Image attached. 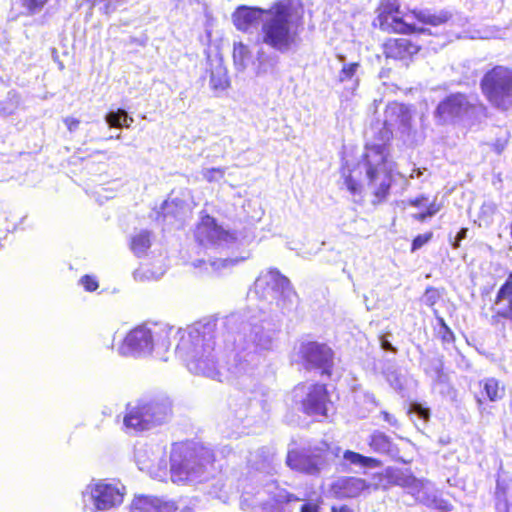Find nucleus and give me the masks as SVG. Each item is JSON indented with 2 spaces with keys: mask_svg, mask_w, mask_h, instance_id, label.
I'll use <instances>...</instances> for the list:
<instances>
[{
  "mask_svg": "<svg viewBox=\"0 0 512 512\" xmlns=\"http://www.w3.org/2000/svg\"><path fill=\"white\" fill-rule=\"evenodd\" d=\"M51 0H18L24 16H33L40 13Z\"/></svg>",
  "mask_w": 512,
  "mask_h": 512,
  "instance_id": "nucleus-27",
  "label": "nucleus"
},
{
  "mask_svg": "<svg viewBox=\"0 0 512 512\" xmlns=\"http://www.w3.org/2000/svg\"><path fill=\"white\" fill-rule=\"evenodd\" d=\"M362 454L351 450H346L343 454V458L350 464L359 465Z\"/></svg>",
  "mask_w": 512,
  "mask_h": 512,
  "instance_id": "nucleus-35",
  "label": "nucleus"
},
{
  "mask_svg": "<svg viewBox=\"0 0 512 512\" xmlns=\"http://www.w3.org/2000/svg\"><path fill=\"white\" fill-rule=\"evenodd\" d=\"M299 457H300V455L298 452H296V451L289 452L288 456H287V464L293 468L297 467L298 466L297 460Z\"/></svg>",
  "mask_w": 512,
  "mask_h": 512,
  "instance_id": "nucleus-40",
  "label": "nucleus"
},
{
  "mask_svg": "<svg viewBox=\"0 0 512 512\" xmlns=\"http://www.w3.org/2000/svg\"><path fill=\"white\" fill-rule=\"evenodd\" d=\"M387 481L395 486L403 488H413L418 486L417 478L411 471L397 468H387L385 471Z\"/></svg>",
  "mask_w": 512,
  "mask_h": 512,
  "instance_id": "nucleus-20",
  "label": "nucleus"
},
{
  "mask_svg": "<svg viewBox=\"0 0 512 512\" xmlns=\"http://www.w3.org/2000/svg\"><path fill=\"white\" fill-rule=\"evenodd\" d=\"M448 111V102L447 100H443L439 103L436 114L440 119H444L446 112Z\"/></svg>",
  "mask_w": 512,
  "mask_h": 512,
  "instance_id": "nucleus-39",
  "label": "nucleus"
},
{
  "mask_svg": "<svg viewBox=\"0 0 512 512\" xmlns=\"http://www.w3.org/2000/svg\"><path fill=\"white\" fill-rule=\"evenodd\" d=\"M408 204L419 209L418 213L412 215L417 221L423 222L432 217L440 210V205L435 201L429 200L426 196H419L408 201Z\"/></svg>",
  "mask_w": 512,
  "mask_h": 512,
  "instance_id": "nucleus-19",
  "label": "nucleus"
},
{
  "mask_svg": "<svg viewBox=\"0 0 512 512\" xmlns=\"http://www.w3.org/2000/svg\"><path fill=\"white\" fill-rule=\"evenodd\" d=\"M389 160L360 158L357 163L344 162L340 167V175L347 190L359 194L363 190L362 175L365 172L366 186L372 196V204L379 205L387 200L394 183Z\"/></svg>",
  "mask_w": 512,
  "mask_h": 512,
  "instance_id": "nucleus-2",
  "label": "nucleus"
},
{
  "mask_svg": "<svg viewBox=\"0 0 512 512\" xmlns=\"http://www.w3.org/2000/svg\"><path fill=\"white\" fill-rule=\"evenodd\" d=\"M216 461L214 453L202 448L178 463L171 465V475L175 481H185L192 476L205 471L208 466H213Z\"/></svg>",
  "mask_w": 512,
  "mask_h": 512,
  "instance_id": "nucleus-8",
  "label": "nucleus"
},
{
  "mask_svg": "<svg viewBox=\"0 0 512 512\" xmlns=\"http://www.w3.org/2000/svg\"><path fill=\"white\" fill-rule=\"evenodd\" d=\"M298 356L306 370L318 369L322 375L331 376L334 353L328 345L316 341L303 342Z\"/></svg>",
  "mask_w": 512,
  "mask_h": 512,
  "instance_id": "nucleus-7",
  "label": "nucleus"
},
{
  "mask_svg": "<svg viewBox=\"0 0 512 512\" xmlns=\"http://www.w3.org/2000/svg\"><path fill=\"white\" fill-rule=\"evenodd\" d=\"M229 233L224 230L214 217L209 214H205L201 217L197 223L194 237L200 245H213L221 240H226Z\"/></svg>",
  "mask_w": 512,
  "mask_h": 512,
  "instance_id": "nucleus-14",
  "label": "nucleus"
},
{
  "mask_svg": "<svg viewBox=\"0 0 512 512\" xmlns=\"http://www.w3.org/2000/svg\"><path fill=\"white\" fill-rule=\"evenodd\" d=\"M215 324L206 323L182 334L177 350L185 357L187 366L195 373H205L215 367Z\"/></svg>",
  "mask_w": 512,
  "mask_h": 512,
  "instance_id": "nucleus-3",
  "label": "nucleus"
},
{
  "mask_svg": "<svg viewBox=\"0 0 512 512\" xmlns=\"http://www.w3.org/2000/svg\"><path fill=\"white\" fill-rule=\"evenodd\" d=\"M422 46L411 38L389 37L381 44V51L386 60L401 62L406 66L414 60Z\"/></svg>",
  "mask_w": 512,
  "mask_h": 512,
  "instance_id": "nucleus-9",
  "label": "nucleus"
},
{
  "mask_svg": "<svg viewBox=\"0 0 512 512\" xmlns=\"http://www.w3.org/2000/svg\"><path fill=\"white\" fill-rule=\"evenodd\" d=\"M433 238L432 232H426L424 234L417 235L412 240L411 252H415L416 250L422 248L425 244H427Z\"/></svg>",
  "mask_w": 512,
  "mask_h": 512,
  "instance_id": "nucleus-31",
  "label": "nucleus"
},
{
  "mask_svg": "<svg viewBox=\"0 0 512 512\" xmlns=\"http://www.w3.org/2000/svg\"><path fill=\"white\" fill-rule=\"evenodd\" d=\"M63 122L70 132L76 131L80 125V120L74 117H66L64 118Z\"/></svg>",
  "mask_w": 512,
  "mask_h": 512,
  "instance_id": "nucleus-36",
  "label": "nucleus"
},
{
  "mask_svg": "<svg viewBox=\"0 0 512 512\" xmlns=\"http://www.w3.org/2000/svg\"><path fill=\"white\" fill-rule=\"evenodd\" d=\"M129 247L136 256H143L146 254L148 249L151 247V232L148 230H142L133 235L130 239Z\"/></svg>",
  "mask_w": 512,
  "mask_h": 512,
  "instance_id": "nucleus-23",
  "label": "nucleus"
},
{
  "mask_svg": "<svg viewBox=\"0 0 512 512\" xmlns=\"http://www.w3.org/2000/svg\"><path fill=\"white\" fill-rule=\"evenodd\" d=\"M301 390L305 393L299 401L300 411L308 417L329 416V407L332 404L331 394L327 384L313 382L306 385L304 382L296 384L293 391Z\"/></svg>",
  "mask_w": 512,
  "mask_h": 512,
  "instance_id": "nucleus-6",
  "label": "nucleus"
},
{
  "mask_svg": "<svg viewBox=\"0 0 512 512\" xmlns=\"http://www.w3.org/2000/svg\"><path fill=\"white\" fill-rule=\"evenodd\" d=\"M305 9L301 0H274L268 7L239 5L232 23L238 31H252L262 19L261 43L284 53L295 47L303 29Z\"/></svg>",
  "mask_w": 512,
  "mask_h": 512,
  "instance_id": "nucleus-1",
  "label": "nucleus"
},
{
  "mask_svg": "<svg viewBox=\"0 0 512 512\" xmlns=\"http://www.w3.org/2000/svg\"><path fill=\"white\" fill-rule=\"evenodd\" d=\"M450 117L460 115L462 111H466L468 104L466 97L461 94H450Z\"/></svg>",
  "mask_w": 512,
  "mask_h": 512,
  "instance_id": "nucleus-29",
  "label": "nucleus"
},
{
  "mask_svg": "<svg viewBox=\"0 0 512 512\" xmlns=\"http://www.w3.org/2000/svg\"><path fill=\"white\" fill-rule=\"evenodd\" d=\"M468 229L462 228L456 235L455 240L452 243V246L454 248L458 247L460 245V242L462 239H465L467 237Z\"/></svg>",
  "mask_w": 512,
  "mask_h": 512,
  "instance_id": "nucleus-41",
  "label": "nucleus"
},
{
  "mask_svg": "<svg viewBox=\"0 0 512 512\" xmlns=\"http://www.w3.org/2000/svg\"><path fill=\"white\" fill-rule=\"evenodd\" d=\"M370 449L378 454H392L398 452L390 437L380 431L373 432L368 440Z\"/></svg>",
  "mask_w": 512,
  "mask_h": 512,
  "instance_id": "nucleus-22",
  "label": "nucleus"
},
{
  "mask_svg": "<svg viewBox=\"0 0 512 512\" xmlns=\"http://www.w3.org/2000/svg\"><path fill=\"white\" fill-rule=\"evenodd\" d=\"M89 490L96 510H110L123 502L124 493L114 484L99 481L90 485Z\"/></svg>",
  "mask_w": 512,
  "mask_h": 512,
  "instance_id": "nucleus-12",
  "label": "nucleus"
},
{
  "mask_svg": "<svg viewBox=\"0 0 512 512\" xmlns=\"http://www.w3.org/2000/svg\"><path fill=\"white\" fill-rule=\"evenodd\" d=\"M369 489L366 480L354 476H345L337 479L331 485V492L336 498H356Z\"/></svg>",
  "mask_w": 512,
  "mask_h": 512,
  "instance_id": "nucleus-16",
  "label": "nucleus"
},
{
  "mask_svg": "<svg viewBox=\"0 0 512 512\" xmlns=\"http://www.w3.org/2000/svg\"><path fill=\"white\" fill-rule=\"evenodd\" d=\"M166 504L156 497L136 496L130 504V512H166Z\"/></svg>",
  "mask_w": 512,
  "mask_h": 512,
  "instance_id": "nucleus-21",
  "label": "nucleus"
},
{
  "mask_svg": "<svg viewBox=\"0 0 512 512\" xmlns=\"http://www.w3.org/2000/svg\"><path fill=\"white\" fill-rule=\"evenodd\" d=\"M154 348L152 332L145 325L131 329L119 346V352L123 356L140 355L150 353Z\"/></svg>",
  "mask_w": 512,
  "mask_h": 512,
  "instance_id": "nucleus-10",
  "label": "nucleus"
},
{
  "mask_svg": "<svg viewBox=\"0 0 512 512\" xmlns=\"http://www.w3.org/2000/svg\"><path fill=\"white\" fill-rule=\"evenodd\" d=\"M251 58L252 53L248 45L243 42L234 43L233 60L237 65L245 68Z\"/></svg>",
  "mask_w": 512,
  "mask_h": 512,
  "instance_id": "nucleus-26",
  "label": "nucleus"
},
{
  "mask_svg": "<svg viewBox=\"0 0 512 512\" xmlns=\"http://www.w3.org/2000/svg\"><path fill=\"white\" fill-rule=\"evenodd\" d=\"M481 388L476 396L478 408L481 413L486 410L485 401L496 402L501 400L505 395V388L495 378H485L479 382Z\"/></svg>",
  "mask_w": 512,
  "mask_h": 512,
  "instance_id": "nucleus-17",
  "label": "nucleus"
},
{
  "mask_svg": "<svg viewBox=\"0 0 512 512\" xmlns=\"http://www.w3.org/2000/svg\"><path fill=\"white\" fill-rule=\"evenodd\" d=\"M300 512H320V501L304 503L300 508Z\"/></svg>",
  "mask_w": 512,
  "mask_h": 512,
  "instance_id": "nucleus-38",
  "label": "nucleus"
},
{
  "mask_svg": "<svg viewBox=\"0 0 512 512\" xmlns=\"http://www.w3.org/2000/svg\"><path fill=\"white\" fill-rule=\"evenodd\" d=\"M495 499V507L498 512H512V508L506 498V492L501 488L499 482L497 483Z\"/></svg>",
  "mask_w": 512,
  "mask_h": 512,
  "instance_id": "nucleus-30",
  "label": "nucleus"
},
{
  "mask_svg": "<svg viewBox=\"0 0 512 512\" xmlns=\"http://www.w3.org/2000/svg\"><path fill=\"white\" fill-rule=\"evenodd\" d=\"M275 280L278 283V285L282 288V290L291 288L290 280L286 276L280 274L279 272H275Z\"/></svg>",
  "mask_w": 512,
  "mask_h": 512,
  "instance_id": "nucleus-37",
  "label": "nucleus"
},
{
  "mask_svg": "<svg viewBox=\"0 0 512 512\" xmlns=\"http://www.w3.org/2000/svg\"><path fill=\"white\" fill-rule=\"evenodd\" d=\"M80 283L83 285L87 292H94L99 288L98 280L95 276L84 275L80 279Z\"/></svg>",
  "mask_w": 512,
  "mask_h": 512,
  "instance_id": "nucleus-32",
  "label": "nucleus"
},
{
  "mask_svg": "<svg viewBox=\"0 0 512 512\" xmlns=\"http://www.w3.org/2000/svg\"><path fill=\"white\" fill-rule=\"evenodd\" d=\"M381 346L385 350L392 351V352L395 351V349L392 346V344L388 340H386L385 338L382 339Z\"/></svg>",
  "mask_w": 512,
  "mask_h": 512,
  "instance_id": "nucleus-45",
  "label": "nucleus"
},
{
  "mask_svg": "<svg viewBox=\"0 0 512 512\" xmlns=\"http://www.w3.org/2000/svg\"><path fill=\"white\" fill-rule=\"evenodd\" d=\"M393 136V129L383 121L382 127L374 133L372 141L365 143L360 158L389 160Z\"/></svg>",
  "mask_w": 512,
  "mask_h": 512,
  "instance_id": "nucleus-13",
  "label": "nucleus"
},
{
  "mask_svg": "<svg viewBox=\"0 0 512 512\" xmlns=\"http://www.w3.org/2000/svg\"><path fill=\"white\" fill-rule=\"evenodd\" d=\"M415 410L418 412V414L426 419L428 417V411L426 409H423L419 405H416Z\"/></svg>",
  "mask_w": 512,
  "mask_h": 512,
  "instance_id": "nucleus-46",
  "label": "nucleus"
},
{
  "mask_svg": "<svg viewBox=\"0 0 512 512\" xmlns=\"http://www.w3.org/2000/svg\"><path fill=\"white\" fill-rule=\"evenodd\" d=\"M412 121L413 113L409 106L396 101L387 104L384 122L391 129L396 127L401 137L409 138L415 133Z\"/></svg>",
  "mask_w": 512,
  "mask_h": 512,
  "instance_id": "nucleus-11",
  "label": "nucleus"
},
{
  "mask_svg": "<svg viewBox=\"0 0 512 512\" xmlns=\"http://www.w3.org/2000/svg\"><path fill=\"white\" fill-rule=\"evenodd\" d=\"M210 88L214 91H223L230 85L226 69L222 65H216L209 70Z\"/></svg>",
  "mask_w": 512,
  "mask_h": 512,
  "instance_id": "nucleus-24",
  "label": "nucleus"
},
{
  "mask_svg": "<svg viewBox=\"0 0 512 512\" xmlns=\"http://www.w3.org/2000/svg\"><path fill=\"white\" fill-rule=\"evenodd\" d=\"M224 175L225 170L223 168H209L203 172L204 178L210 183L223 178Z\"/></svg>",
  "mask_w": 512,
  "mask_h": 512,
  "instance_id": "nucleus-33",
  "label": "nucleus"
},
{
  "mask_svg": "<svg viewBox=\"0 0 512 512\" xmlns=\"http://www.w3.org/2000/svg\"><path fill=\"white\" fill-rule=\"evenodd\" d=\"M408 13L402 10L401 0H379L375 7L373 26L387 34H421L423 29L405 20Z\"/></svg>",
  "mask_w": 512,
  "mask_h": 512,
  "instance_id": "nucleus-4",
  "label": "nucleus"
},
{
  "mask_svg": "<svg viewBox=\"0 0 512 512\" xmlns=\"http://www.w3.org/2000/svg\"><path fill=\"white\" fill-rule=\"evenodd\" d=\"M331 511L332 512H353L348 506L346 505H342V506H339V507H336V506H333L331 508Z\"/></svg>",
  "mask_w": 512,
  "mask_h": 512,
  "instance_id": "nucleus-44",
  "label": "nucleus"
},
{
  "mask_svg": "<svg viewBox=\"0 0 512 512\" xmlns=\"http://www.w3.org/2000/svg\"><path fill=\"white\" fill-rule=\"evenodd\" d=\"M480 85L493 106L501 110L512 106V69L496 66L485 73Z\"/></svg>",
  "mask_w": 512,
  "mask_h": 512,
  "instance_id": "nucleus-5",
  "label": "nucleus"
},
{
  "mask_svg": "<svg viewBox=\"0 0 512 512\" xmlns=\"http://www.w3.org/2000/svg\"><path fill=\"white\" fill-rule=\"evenodd\" d=\"M360 67L359 62L346 63L342 66L338 74V81L341 83L355 80L358 84L359 80L356 78V73Z\"/></svg>",
  "mask_w": 512,
  "mask_h": 512,
  "instance_id": "nucleus-28",
  "label": "nucleus"
},
{
  "mask_svg": "<svg viewBox=\"0 0 512 512\" xmlns=\"http://www.w3.org/2000/svg\"><path fill=\"white\" fill-rule=\"evenodd\" d=\"M105 119L109 126L113 128H129L133 122V118L121 108L117 109V111L109 112Z\"/></svg>",
  "mask_w": 512,
  "mask_h": 512,
  "instance_id": "nucleus-25",
  "label": "nucleus"
},
{
  "mask_svg": "<svg viewBox=\"0 0 512 512\" xmlns=\"http://www.w3.org/2000/svg\"><path fill=\"white\" fill-rule=\"evenodd\" d=\"M449 335H450V340H451V339L453 338V333H452V331H451V330H450V332H449Z\"/></svg>",
  "mask_w": 512,
  "mask_h": 512,
  "instance_id": "nucleus-47",
  "label": "nucleus"
},
{
  "mask_svg": "<svg viewBox=\"0 0 512 512\" xmlns=\"http://www.w3.org/2000/svg\"><path fill=\"white\" fill-rule=\"evenodd\" d=\"M301 499L299 497H297L295 494H292V493H286L281 502L282 503H291V502H298L300 501Z\"/></svg>",
  "mask_w": 512,
  "mask_h": 512,
  "instance_id": "nucleus-43",
  "label": "nucleus"
},
{
  "mask_svg": "<svg viewBox=\"0 0 512 512\" xmlns=\"http://www.w3.org/2000/svg\"><path fill=\"white\" fill-rule=\"evenodd\" d=\"M359 466L377 468L382 466V461L377 458L362 455Z\"/></svg>",
  "mask_w": 512,
  "mask_h": 512,
  "instance_id": "nucleus-34",
  "label": "nucleus"
},
{
  "mask_svg": "<svg viewBox=\"0 0 512 512\" xmlns=\"http://www.w3.org/2000/svg\"><path fill=\"white\" fill-rule=\"evenodd\" d=\"M155 410L149 403H138L135 406H128L124 416V425L135 430H145L154 421Z\"/></svg>",
  "mask_w": 512,
  "mask_h": 512,
  "instance_id": "nucleus-15",
  "label": "nucleus"
},
{
  "mask_svg": "<svg viewBox=\"0 0 512 512\" xmlns=\"http://www.w3.org/2000/svg\"><path fill=\"white\" fill-rule=\"evenodd\" d=\"M406 13H408V15H411V17L415 20L413 23H415L418 27L422 28L423 32L425 31V26L436 27L441 24H444L447 21L446 14H436L429 10L414 8L408 10Z\"/></svg>",
  "mask_w": 512,
  "mask_h": 512,
  "instance_id": "nucleus-18",
  "label": "nucleus"
},
{
  "mask_svg": "<svg viewBox=\"0 0 512 512\" xmlns=\"http://www.w3.org/2000/svg\"><path fill=\"white\" fill-rule=\"evenodd\" d=\"M381 416L383 418L384 421L388 422L389 424L395 426L397 425V420L395 419V417L393 415H391L389 412L387 411H382L381 412Z\"/></svg>",
  "mask_w": 512,
  "mask_h": 512,
  "instance_id": "nucleus-42",
  "label": "nucleus"
}]
</instances>
